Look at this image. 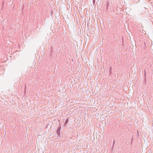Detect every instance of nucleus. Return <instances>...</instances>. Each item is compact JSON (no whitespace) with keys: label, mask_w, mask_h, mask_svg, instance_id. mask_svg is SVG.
Returning a JSON list of instances; mask_svg holds the SVG:
<instances>
[{"label":"nucleus","mask_w":153,"mask_h":153,"mask_svg":"<svg viewBox=\"0 0 153 153\" xmlns=\"http://www.w3.org/2000/svg\"><path fill=\"white\" fill-rule=\"evenodd\" d=\"M25 88H26V86H25Z\"/></svg>","instance_id":"f8f14e48"},{"label":"nucleus","mask_w":153,"mask_h":153,"mask_svg":"<svg viewBox=\"0 0 153 153\" xmlns=\"http://www.w3.org/2000/svg\"><path fill=\"white\" fill-rule=\"evenodd\" d=\"M92 30V31H91V32H90V31H89V33H91V34H92L94 30V29L93 27H91V30Z\"/></svg>","instance_id":"20e7f679"},{"label":"nucleus","mask_w":153,"mask_h":153,"mask_svg":"<svg viewBox=\"0 0 153 153\" xmlns=\"http://www.w3.org/2000/svg\"><path fill=\"white\" fill-rule=\"evenodd\" d=\"M144 75H145V76H146V71H144Z\"/></svg>","instance_id":"39448f33"},{"label":"nucleus","mask_w":153,"mask_h":153,"mask_svg":"<svg viewBox=\"0 0 153 153\" xmlns=\"http://www.w3.org/2000/svg\"><path fill=\"white\" fill-rule=\"evenodd\" d=\"M111 69L110 70V71H111Z\"/></svg>","instance_id":"6e6552de"},{"label":"nucleus","mask_w":153,"mask_h":153,"mask_svg":"<svg viewBox=\"0 0 153 153\" xmlns=\"http://www.w3.org/2000/svg\"><path fill=\"white\" fill-rule=\"evenodd\" d=\"M133 138H132V140H131V141H132V140H133Z\"/></svg>","instance_id":"9b49d317"},{"label":"nucleus","mask_w":153,"mask_h":153,"mask_svg":"<svg viewBox=\"0 0 153 153\" xmlns=\"http://www.w3.org/2000/svg\"><path fill=\"white\" fill-rule=\"evenodd\" d=\"M95 1V0H93V2L94 3Z\"/></svg>","instance_id":"0eeeda50"},{"label":"nucleus","mask_w":153,"mask_h":153,"mask_svg":"<svg viewBox=\"0 0 153 153\" xmlns=\"http://www.w3.org/2000/svg\"><path fill=\"white\" fill-rule=\"evenodd\" d=\"M111 69L110 70V71H111Z\"/></svg>","instance_id":"1a4fd4ad"},{"label":"nucleus","mask_w":153,"mask_h":153,"mask_svg":"<svg viewBox=\"0 0 153 153\" xmlns=\"http://www.w3.org/2000/svg\"><path fill=\"white\" fill-rule=\"evenodd\" d=\"M137 133H139V132L137 131Z\"/></svg>","instance_id":"9d476101"},{"label":"nucleus","mask_w":153,"mask_h":153,"mask_svg":"<svg viewBox=\"0 0 153 153\" xmlns=\"http://www.w3.org/2000/svg\"><path fill=\"white\" fill-rule=\"evenodd\" d=\"M109 2L108 1H107L106 4V9H107L108 7L109 6Z\"/></svg>","instance_id":"f03ea898"},{"label":"nucleus","mask_w":153,"mask_h":153,"mask_svg":"<svg viewBox=\"0 0 153 153\" xmlns=\"http://www.w3.org/2000/svg\"><path fill=\"white\" fill-rule=\"evenodd\" d=\"M115 143V140L114 141L113 144V146H114Z\"/></svg>","instance_id":"423d86ee"},{"label":"nucleus","mask_w":153,"mask_h":153,"mask_svg":"<svg viewBox=\"0 0 153 153\" xmlns=\"http://www.w3.org/2000/svg\"><path fill=\"white\" fill-rule=\"evenodd\" d=\"M61 127L60 125H59V127L57 128V129L56 130V133L58 135V136H59L60 135V131L61 129Z\"/></svg>","instance_id":"f257e3e1"},{"label":"nucleus","mask_w":153,"mask_h":153,"mask_svg":"<svg viewBox=\"0 0 153 153\" xmlns=\"http://www.w3.org/2000/svg\"><path fill=\"white\" fill-rule=\"evenodd\" d=\"M68 121H69L68 119L67 118L65 121V123H64V125H66L68 122Z\"/></svg>","instance_id":"7ed1b4c3"}]
</instances>
